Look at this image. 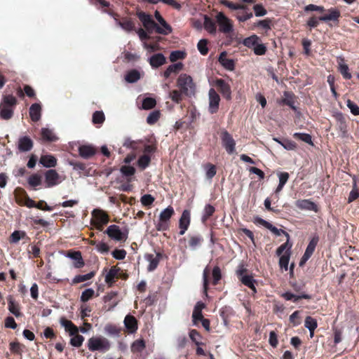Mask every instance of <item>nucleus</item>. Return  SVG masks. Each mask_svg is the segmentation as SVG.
<instances>
[{"label":"nucleus","mask_w":359,"mask_h":359,"mask_svg":"<svg viewBox=\"0 0 359 359\" xmlns=\"http://www.w3.org/2000/svg\"><path fill=\"white\" fill-rule=\"evenodd\" d=\"M124 325L130 333H135L137 330V321L136 318L131 316L127 315L124 319Z\"/></svg>","instance_id":"obj_20"},{"label":"nucleus","mask_w":359,"mask_h":359,"mask_svg":"<svg viewBox=\"0 0 359 359\" xmlns=\"http://www.w3.org/2000/svg\"><path fill=\"white\" fill-rule=\"evenodd\" d=\"M159 25H156V33L168 35L172 32V27L165 20V19L162 20V21L158 22Z\"/></svg>","instance_id":"obj_23"},{"label":"nucleus","mask_w":359,"mask_h":359,"mask_svg":"<svg viewBox=\"0 0 359 359\" xmlns=\"http://www.w3.org/2000/svg\"><path fill=\"white\" fill-rule=\"evenodd\" d=\"M149 62L152 68H158L166 62V58L163 53H156L149 59Z\"/></svg>","instance_id":"obj_16"},{"label":"nucleus","mask_w":359,"mask_h":359,"mask_svg":"<svg viewBox=\"0 0 359 359\" xmlns=\"http://www.w3.org/2000/svg\"><path fill=\"white\" fill-rule=\"evenodd\" d=\"M94 276H95V272H93V271H91V272H90L88 273H86V274H84V275H78V276H76L73 278L72 283L76 284V283H81V282H84L86 280H90Z\"/></svg>","instance_id":"obj_45"},{"label":"nucleus","mask_w":359,"mask_h":359,"mask_svg":"<svg viewBox=\"0 0 359 359\" xmlns=\"http://www.w3.org/2000/svg\"><path fill=\"white\" fill-rule=\"evenodd\" d=\"M114 20L116 24L126 32H130L135 29V24L130 19L123 18L122 20H119L117 18H114Z\"/></svg>","instance_id":"obj_21"},{"label":"nucleus","mask_w":359,"mask_h":359,"mask_svg":"<svg viewBox=\"0 0 359 359\" xmlns=\"http://www.w3.org/2000/svg\"><path fill=\"white\" fill-rule=\"evenodd\" d=\"M290 258V252H285L284 255L280 256L279 266L282 269L287 271Z\"/></svg>","instance_id":"obj_41"},{"label":"nucleus","mask_w":359,"mask_h":359,"mask_svg":"<svg viewBox=\"0 0 359 359\" xmlns=\"http://www.w3.org/2000/svg\"><path fill=\"white\" fill-rule=\"evenodd\" d=\"M182 95L181 90H173L170 92L169 97L175 103L178 104L182 100Z\"/></svg>","instance_id":"obj_50"},{"label":"nucleus","mask_w":359,"mask_h":359,"mask_svg":"<svg viewBox=\"0 0 359 359\" xmlns=\"http://www.w3.org/2000/svg\"><path fill=\"white\" fill-rule=\"evenodd\" d=\"M222 278L221 270L219 266H216L212 269V283L217 285Z\"/></svg>","instance_id":"obj_64"},{"label":"nucleus","mask_w":359,"mask_h":359,"mask_svg":"<svg viewBox=\"0 0 359 359\" xmlns=\"http://www.w3.org/2000/svg\"><path fill=\"white\" fill-rule=\"evenodd\" d=\"M80 156L85 159L90 158L96 153L95 148L92 145H81L78 149Z\"/></svg>","instance_id":"obj_15"},{"label":"nucleus","mask_w":359,"mask_h":359,"mask_svg":"<svg viewBox=\"0 0 359 359\" xmlns=\"http://www.w3.org/2000/svg\"><path fill=\"white\" fill-rule=\"evenodd\" d=\"M319 238L318 236H315L312 238V239L310 241L309 243L308 244L306 249L304 252V254L306 255V256H310L313 255L316 247L318 243Z\"/></svg>","instance_id":"obj_36"},{"label":"nucleus","mask_w":359,"mask_h":359,"mask_svg":"<svg viewBox=\"0 0 359 359\" xmlns=\"http://www.w3.org/2000/svg\"><path fill=\"white\" fill-rule=\"evenodd\" d=\"M61 325L69 332L70 335H74L78 332V328L72 323V321L65 318L60 320Z\"/></svg>","instance_id":"obj_33"},{"label":"nucleus","mask_w":359,"mask_h":359,"mask_svg":"<svg viewBox=\"0 0 359 359\" xmlns=\"http://www.w3.org/2000/svg\"><path fill=\"white\" fill-rule=\"evenodd\" d=\"M259 40V38L257 35L254 34L245 38L243 41V44L248 48H254L258 43Z\"/></svg>","instance_id":"obj_43"},{"label":"nucleus","mask_w":359,"mask_h":359,"mask_svg":"<svg viewBox=\"0 0 359 359\" xmlns=\"http://www.w3.org/2000/svg\"><path fill=\"white\" fill-rule=\"evenodd\" d=\"M33 147V141L30 137L24 136L18 140V149L22 152L29 151Z\"/></svg>","instance_id":"obj_18"},{"label":"nucleus","mask_w":359,"mask_h":359,"mask_svg":"<svg viewBox=\"0 0 359 359\" xmlns=\"http://www.w3.org/2000/svg\"><path fill=\"white\" fill-rule=\"evenodd\" d=\"M104 118V114L102 111H96L93 114V122L95 124L102 123Z\"/></svg>","instance_id":"obj_57"},{"label":"nucleus","mask_w":359,"mask_h":359,"mask_svg":"<svg viewBox=\"0 0 359 359\" xmlns=\"http://www.w3.org/2000/svg\"><path fill=\"white\" fill-rule=\"evenodd\" d=\"M328 14L320 16L319 20L320 21L327 22V21H338L339 18L341 15V13L339 10L335 8H331L327 10Z\"/></svg>","instance_id":"obj_17"},{"label":"nucleus","mask_w":359,"mask_h":359,"mask_svg":"<svg viewBox=\"0 0 359 359\" xmlns=\"http://www.w3.org/2000/svg\"><path fill=\"white\" fill-rule=\"evenodd\" d=\"M334 116L337 120V129L340 133V136L343 138L346 137L348 136V130L345 118L341 113H337Z\"/></svg>","instance_id":"obj_14"},{"label":"nucleus","mask_w":359,"mask_h":359,"mask_svg":"<svg viewBox=\"0 0 359 359\" xmlns=\"http://www.w3.org/2000/svg\"><path fill=\"white\" fill-rule=\"evenodd\" d=\"M92 215L95 218V226L98 230H102L104 224L109 222V217L105 212L100 209H95L92 212Z\"/></svg>","instance_id":"obj_11"},{"label":"nucleus","mask_w":359,"mask_h":359,"mask_svg":"<svg viewBox=\"0 0 359 359\" xmlns=\"http://www.w3.org/2000/svg\"><path fill=\"white\" fill-rule=\"evenodd\" d=\"M216 21L220 32L229 34L233 31V25L231 20L223 13L220 12L217 14Z\"/></svg>","instance_id":"obj_5"},{"label":"nucleus","mask_w":359,"mask_h":359,"mask_svg":"<svg viewBox=\"0 0 359 359\" xmlns=\"http://www.w3.org/2000/svg\"><path fill=\"white\" fill-rule=\"evenodd\" d=\"M8 306L9 311L12 313L15 317H19L21 316L19 304L17 303L11 296H10L8 299Z\"/></svg>","instance_id":"obj_29"},{"label":"nucleus","mask_w":359,"mask_h":359,"mask_svg":"<svg viewBox=\"0 0 359 359\" xmlns=\"http://www.w3.org/2000/svg\"><path fill=\"white\" fill-rule=\"evenodd\" d=\"M73 337L70 339V344L72 346L75 347H79L82 345L84 340V337L82 335L76 334L72 335Z\"/></svg>","instance_id":"obj_58"},{"label":"nucleus","mask_w":359,"mask_h":359,"mask_svg":"<svg viewBox=\"0 0 359 359\" xmlns=\"http://www.w3.org/2000/svg\"><path fill=\"white\" fill-rule=\"evenodd\" d=\"M255 223L264 226L265 228L270 230L273 234H275L277 236H279L283 234L287 238V241H290V237L287 232H286L285 231H284L283 229H279L276 228V226L272 225L271 223L263 219L262 218L259 217H255Z\"/></svg>","instance_id":"obj_8"},{"label":"nucleus","mask_w":359,"mask_h":359,"mask_svg":"<svg viewBox=\"0 0 359 359\" xmlns=\"http://www.w3.org/2000/svg\"><path fill=\"white\" fill-rule=\"evenodd\" d=\"M174 208L169 205L164 210H163L159 215V220L164 221L168 223L170 219L174 215Z\"/></svg>","instance_id":"obj_34"},{"label":"nucleus","mask_w":359,"mask_h":359,"mask_svg":"<svg viewBox=\"0 0 359 359\" xmlns=\"http://www.w3.org/2000/svg\"><path fill=\"white\" fill-rule=\"evenodd\" d=\"M177 86L186 96L191 97L196 93V84L191 76L182 74L177 80Z\"/></svg>","instance_id":"obj_2"},{"label":"nucleus","mask_w":359,"mask_h":359,"mask_svg":"<svg viewBox=\"0 0 359 359\" xmlns=\"http://www.w3.org/2000/svg\"><path fill=\"white\" fill-rule=\"evenodd\" d=\"M120 171L123 175L130 177L135 174V169L134 167L130 165H123L121 166Z\"/></svg>","instance_id":"obj_59"},{"label":"nucleus","mask_w":359,"mask_h":359,"mask_svg":"<svg viewBox=\"0 0 359 359\" xmlns=\"http://www.w3.org/2000/svg\"><path fill=\"white\" fill-rule=\"evenodd\" d=\"M218 60L222 66L227 70L232 71L235 67L233 60L226 57V53L222 52L219 56Z\"/></svg>","instance_id":"obj_19"},{"label":"nucleus","mask_w":359,"mask_h":359,"mask_svg":"<svg viewBox=\"0 0 359 359\" xmlns=\"http://www.w3.org/2000/svg\"><path fill=\"white\" fill-rule=\"evenodd\" d=\"M65 179L64 175H60L55 170H46V187H53L62 183Z\"/></svg>","instance_id":"obj_7"},{"label":"nucleus","mask_w":359,"mask_h":359,"mask_svg":"<svg viewBox=\"0 0 359 359\" xmlns=\"http://www.w3.org/2000/svg\"><path fill=\"white\" fill-rule=\"evenodd\" d=\"M296 206L302 210H316V205L310 200H298L295 203Z\"/></svg>","instance_id":"obj_25"},{"label":"nucleus","mask_w":359,"mask_h":359,"mask_svg":"<svg viewBox=\"0 0 359 359\" xmlns=\"http://www.w3.org/2000/svg\"><path fill=\"white\" fill-rule=\"evenodd\" d=\"M145 341L142 339L134 341L131 345V351L133 353H141L145 348Z\"/></svg>","instance_id":"obj_35"},{"label":"nucleus","mask_w":359,"mask_h":359,"mask_svg":"<svg viewBox=\"0 0 359 359\" xmlns=\"http://www.w3.org/2000/svg\"><path fill=\"white\" fill-rule=\"evenodd\" d=\"M155 198L151 194H144L141 197L140 201L144 206H150Z\"/></svg>","instance_id":"obj_61"},{"label":"nucleus","mask_w":359,"mask_h":359,"mask_svg":"<svg viewBox=\"0 0 359 359\" xmlns=\"http://www.w3.org/2000/svg\"><path fill=\"white\" fill-rule=\"evenodd\" d=\"M150 161V157L148 155L144 154L139 158L137 165L142 169H145L149 165Z\"/></svg>","instance_id":"obj_55"},{"label":"nucleus","mask_w":359,"mask_h":359,"mask_svg":"<svg viewBox=\"0 0 359 359\" xmlns=\"http://www.w3.org/2000/svg\"><path fill=\"white\" fill-rule=\"evenodd\" d=\"M41 106L39 104H33L29 108V116L32 121L36 122L41 117Z\"/></svg>","instance_id":"obj_28"},{"label":"nucleus","mask_w":359,"mask_h":359,"mask_svg":"<svg viewBox=\"0 0 359 359\" xmlns=\"http://www.w3.org/2000/svg\"><path fill=\"white\" fill-rule=\"evenodd\" d=\"M339 72L345 79H350L351 78V74L349 72V69L347 65L340 64Z\"/></svg>","instance_id":"obj_62"},{"label":"nucleus","mask_w":359,"mask_h":359,"mask_svg":"<svg viewBox=\"0 0 359 359\" xmlns=\"http://www.w3.org/2000/svg\"><path fill=\"white\" fill-rule=\"evenodd\" d=\"M183 68V64L182 62H177L173 65H171L168 67V68L163 72V76L165 78L168 79L172 74H177L178 72L182 70Z\"/></svg>","instance_id":"obj_31"},{"label":"nucleus","mask_w":359,"mask_h":359,"mask_svg":"<svg viewBox=\"0 0 359 359\" xmlns=\"http://www.w3.org/2000/svg\"><path fill=\"white\" fill-rule=\"evenodd\" d=\"M94 294H95V291L92 288L86 289L81 293V301L83 302H88L89 299H90L93 297Z\"/></svg>","instance_id":"obj_56"},{"label":"nucleus","mask_w":359,"mask_h":359,"mask_svg":"<svg viewBox=\"0 0 359 359\" xmlns=\"http://www.w3.org/2000/svg\"><path fill=\"white\" fill-rule=\"evenodd\" d=\"M359 197V190L357 188L355 180H353V189L349 194L348 202L351 203Z\"/></svg>","instance_id":"obj_53"},{"label":"nucleus","mask_w":359,"mask_h":359,"mask_svg":"<svg viewBox=\"0 0 359 359\" xmlns=\"http://www.w3.org/2000/svg\"><path fill=\"white\" fill-rule=\"evenodd\" d=\"M67 257L74 261V266L76 268H81L84 266L81 253L79 251L69 252Z\"/></svg>","instance_id":"obj_22"},{"label":"nucleus","mask_w":359,"mask_h":359,"mask_svg":"<svg viewBox=\"0 0 359 359\" xmlns=\"http://www.w3.org/2000/svg\"><path fill=\"white\" fill-rule=\"evenodd\" d=\"M215 86L222 95L227 100L231 99V90L229 84L222 79H217L215 81Z\"/></svg>","instance_id":"obj_12"},{"label":"nucleus","mask_w":359,"mask_h":359,"mask_svg":"<svg viewBox=\"0 0 359 359\" xmlns=\"http://www.w3.org/2000/svg\"><path fill=\"white\" fill-rule=\"evenodd\" d=\"M18 100L12 95H6L2 97L0 104V116L4 120H9L13 116V111L17 105Z\"/></svg>","instance_id":"obj_1"},{"label":"nucleus","mask_w":359,"mask_h":359,"mask_svg":"<svg viewBox=\"0 0 359 359\" xmlns=\"http://www.w3.org/2000/svg\"><path fill=\"white\" fill-rule=\"evenodd\" d=\"M156 104V101L152 97H146L142 101V109L149 110L153 109Z\"/></svg>","instance_id":"obj_51"},{"label":"nucleus","mask_w":359,"mask_h":359,"mask_svg":"<svg viewBox=\"0 0 359 359\" xmlns=\"http://www.w3.org/2000/svg\"><path fill=\"white\" fill-rule=\"evenodd\" d=\"M304 326L310 332H313L315 329L317 327V321L312 317L307 316L305 319Z\"/></svg>","instance_id":"obj_46"},{"label":"nucleus","mask_w":359,"mask_h":359,"mask_svg":"<svg viewBox=\"0 0 359 359\" xmlns=\"http://www.w3.org/2000/svg\"><path fill=\"white\" fill-rule=\"evenodd\" d=\"M140 79L139 71L133 69L129 71L125 76V80L130 83H135Z\"/></svg>","instance_id":"obj_37"},{"label":"nucleus","mask_w":359,"mask_h":359,"mask_svg":"<svg viewBox=\"0 0 359 359\" xmlns=\"http://www.w3.org/2000/svg\"><path fill=\"white\" fill-rule=\"evenodd\" d=\"M42 177L39 173L31 175L28 178V184L32 187H36L41 184Z\"/></svg>","instance_id":"obj_39"},{"label":"nucleus","mask_w":359,"mask_h":359,"mask_svg":"<svg viewBox=\"0 0 359 359\" xmlns=\"http://www.w3.org/2000/svg\"><path fill=\"white\" fill-rule=\"evenodd\" d=\"M161 116L159 110L151 111L147 118V122L149 125H153L158 121Z\"/></svg>","instance_id":"obj_48"},{"label":"nucleus","mask_w":359,"mask_h":359,"mask_svg":"<svg viewBox=\"0 0 359 359\" xmlns=\"http://www.w3.org/2000/svg\"><path fill=\"white\" fill-rule=\"evenodd\" d=\"M88 348L91 351H107L110 348V342L104 337H93L88 339Z\"/></svg>","instance_id":"obj_3"},{"label":"nucleus","mask_w":359,"mask_h":359,"mask_svg":"<svg viewBox=\"0 0 359 359\" xmlns=\"http://www.w3.org/2000/svg\"><path fill=\"white\" fill-rule=\"evenodd\" d=\"M118 269L115 266L111 267L105 276V282L111 285L114 280V278L117 275Z\"/></svg>","instance_id":"obj_44"},{"label":"nucleus","mask_w":359,"mask_h":359,"mask_svg":"<svg viewBox=\"0 0 359 359\" xmlns=\"http://www.w3.org/2000/svg\"><path fill=\"white\" fill-rule=\"evenodd\" d=\"M215 211V208L210 204L205 205L203 211L201 220L203 222H205L208 219L211 217Z\"/></svg>","instance_id":"obj_38"},{"label":"nucleus","mask_w":359,"mask_h":359,"mask_svg":"<svg viewBox=\"0 0 359 359\" xmlns=\"http://www.w3.org/2000/svg\"><path fill=\"white\" fill-rule=\"evenodd\" d=\"M203 241V238L202 236L197 234V235H192L189 237V245L191 250H196L199 246H201V243Z\"/></svg>","instance_id":"obj_32"},{"label":"nucleus","mask_w":359,"mask_h":359,"mask_svg":"<svg viewBox=\"0 0 359 359\" xmlns=\"http://www.w3.org/2000/svg\"><path fill=\"white\" fill-rule=\"evenodd\" d=\"M24 346L18 341L10 343V351L15 354L20 355L23 351Z\"/></svg>","instance_id":"obj_49"},{"label":"nucleus","mask_w":359,"mask_h":359,"mask_svg":"<svg viewBox=\"0 0 359 359\" xmlns=\"http://www.w3.org/2000/svg\"><path fill=\"white\" fill-rule=\"evenodd\" d=\"M208 40L206 39H201L198 42L197 48L200 53L203 55H205L208 53Z\"/></svg>","instance_id":"obj_54"},{"label":"nucleus","mask_w":359,"mask_h":359,"mask_svg":"<svg viewBox=\"0 0 359 359\" xmlns=\"http://www.w3.org/2000/svg\"><path fill=\"white\" fill-rule=\"evenodd\" d=\"M186 57V53L182 50H174L170 54L169 59L172 62L182 60Z\"/></svg>","instance_id":"obj_47"},{"label":"nucleus","mask_w":359,"mask_h":359,"mask_svg":"<svg viewBox=\"0 0 359 359\" xmlns=\"http://www.w3.org/2000/svg\"><path fill=\"white\" fill-rule=\"evenodd\" d=\"M295 139L304 142L310 145H313L312 137L309 134L303 133H295L293 135Z\"/></svg>","instance_id":"obj_42"},{"label":"nucleus","mask_w":359,"mask_h":359,"mask_svg":"<svg viewBox=\"0 0 359 359\" xmlns=\"http://www.w3.org/2000/svg\"><path fill=\"white\" fill-rule=\"evenodd\" d=\"M104 233L111 239L116 241H125L128 238L127 232L122 231L119 226L115 224L109 226Z\"/></svg>","instance_id":"obj_4"},{"label":"nucleus","mask_w":359,"mask_h":359,"mask_svg":"<svg viewBox=\"0 0 359 359\" xmlns=\"http://www.w3.org/2000/svg\"><path fill=\"white\" fill-rule=\"evenodd\" d=\"M221 140L222 146L226 152L232 154L235 151L236 142L230 133L226 130H223L221 134Z\"/></svg>","instance_id":"obj_9"},{"label":"nucleus","mask_w":359,"mask_h":359,"mask_svg":"<svg viewBox=\"0 0 359 359\" xmlns=\"http://www.w3.org/2000/svg\"><path fill=\"white\" fill-rule=\"evenodd\" d=\"M203 18V26L205 29L211 34H215L217 32V28L215 21L206 15H205Z\"/></svg>","instance_id":"obj_26"},{"label":"nucleus","mask_w":359,"mask_h":359,"mask_svg":"<svg viewBox=\"0 0 359 359\" xmlns=\"http://www.w3.org/2000/svg\"><path fill=\"white\" fill-rule=\"evenodd\" d=\"M137 15L147 32L152 33L154 30L156 32L157 23L152 19L151 15L144 12H139Z\"/></svg>","instance_id":"obj_6"},{"label":"nucleus","mask_w":359,"mask_h":359,"mask_svg":"<svg viewBox=\"0 0 359 359\" xmlns=\"http://www.w3.org/2000/svg\"><path fill=\"white\" fill-rule=\"evenodd\" d=\"M160 254H157L156 256H154L153 255H147L146 259L149 262L147 270L149 271H153L155 270L159 263L160 261Z\"/></svg>","instance_id":"obj_30"},{"label":"nucleus","mask_w":359,"mask_h":359,"mask_svg":"<svg viewBox=\"0 0 359 359\" xmlns=\"http://www.w3.org/2000/svg\"><path fill=\"white\" fill-rule=\"evenodd\" d=\"M346 106L350 109L352 114L355 116L359 115V107L351 100L346 101Z\"/></svg>","instance_id":"obj_63"},{"label":"nucleus","mask_w":359,"mask_h":359,"mask_svg":"<svg viewBox=\"0 0 359 359\" xmlns=\"http://www.w3.org/2000/svg\"><path fill=\"white\" fill-rule=\"evenodd\" d=\"M209 106L208 110L210 114H215L218 111L220 97L214 88H210L208 92Z\"/></svg>","instance_id":"obj_10"},{"label":"nucleus","mask_w":359,"mask_h":359,"mask_svg":"<svg viewBox=\"0 0 359 359\" xmlns=\"http://www.w3.org/2000/svg\"><path fill=\"white\" fill-rule=\"evenodd\" d=\"M27 235L25 231H14L9 238V242L11 243H17L20 239H23Z\"/></svg>","instance_id":"obj_40"},{"label":"nucleus","mask_w":359,"mask_h":359,"mask_svg":"<svg viewBox=\"0 0 359 359\" xmlns=\"http://www.w3.org/2000/svg\"><path fill=\"white\" fill-rule=\"evenodd\" d=\"M189 337L191 340L193 342H194L196 346H200L201 344H202V342L201 341L202 337L197 330H191L189 332Z\"/></svg>","instance_id":"obj_52"},{"label":"nucleus","mask_w":359,"mask_h":359,"mask_svg":"<svg viewBox=\"0 0 359 359\" xmlns=\"http://www.w3.org/2000/svg\"><path fill=\"white\" fill-rule=\"evenodd\" d=\"M282 297L287 301L292 300L294 302H297L301 299H311V296L306 293H302L301 294L296 295L290 292H286L283 293L282 294Z\"/></svg>","instance_id":"obj_24"},{"label":"nucleus","mask_w":359,"mask_h":359,"mask_svg":"<svg viewBox=\"0 0 359 359\" xmlns=\"http://www.w3.org/2000/svg\"><path fill=\"white\" fill-rule=\"evenodd\" d=\"M69 164L74 170L78 171L79 174H81L86 170L85 164L81 162L69 161Z\"/></svg>","instance_id":"obj_60"},{"label":"nucleus","mask_w":359,"mask_h":359,"mask_svg":"<svg viewBox=\"0 0 359 359\" xmlns=\"http://www.w3.org/2000/svg\"><path fill=\"white\" fill-rule=\"evenodd\" d=\"M190 224V212L187 210H184L182 212L181 217L179 221V227L180 231L179 234L182 236L185 233L189 226Z\"/></svg>","instance_id":"obj_13"},{"label":"nucleus","mask_w":359,"mask_h":359,"mask_svg":"<svg viewBox=\"0 0 359 359\" xmlns=\"http://www.w3.org/2000/svg\"><path fill=\"white\" fill-rule=\"evenodd\" d=\"M239 280L244 285L250 288L254 294L257 292V289L255 285L256 280L253 278L252 276L246 275L243 277H241Z\"/></svg>","instance_id":"obj_27"}]
</instances>
